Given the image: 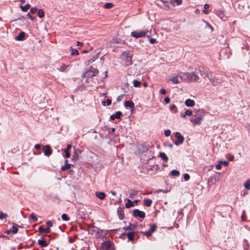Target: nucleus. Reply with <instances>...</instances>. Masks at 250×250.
Listing matches in <instances>:
<instances>
[{"mask_svg":"<svg viewBox=\"0 0 250 250\" xmlns=\"http://www.w3.org/2000/svg\"><path fill=\"white\" fill-rule=\"evenodd\" d=\"M39 230L40 232H44L46 233H48L50 232V228H44L43 226H40L39 228Z\"/></svg>","mask_w":250,"mask_h":250,"instance_id":"nucleus-19","label":"nucleus"},{"mask_svg":"<svg viewBox=\"0 0 250 250\" xmlns=\"http://www.w3.org/2000/svg\"><path fill=\"white\" fill-rule=\"evenodd\" d=\"M95 195L97 197L101 200H103L105 198V194L103 192L97 191L95 192Z\"/></svg>","mask_w":250,"mask_h":250,"instance_id":"nucleus-15","label":"nucleus"},{"mask_svg":"<svg viewBox=\"0 0 250 250\" xmlns=\"http://www.w3.org/2000/svg\"><path fill=\"white\" fill-rule=\"evenodd\" d=\"M25 37V33L23 32H21L19 33V34L16 36L15 39L17 41H21L23 40Z\"/></svg>","mask_w":250,"mask_h":250,"instance_id":"nucleus-16","label":"nucleus"},{"mask_svg":"<svg viewBox=\"0 0 250 250\" xmlns=\"http://www.w3.org/2000/svg\"><path fill=\"white\" fill-rule=\"evenodd\" d=\"M182 74L180 72L178 75H174L170 76L168 78V81H170L173 84H178L180 83L183 80H181L180 76H183Z\"/></svg>","mask_w":250,"mask_h":250,"instance_id":"nucleus-7","label":"nucleus"},{"mask_svg":"<svg viewBox=\"0 0 250 250\" xmlns=\"http://www.w3.org/2000/svg\"><path fill=\"white\" fill-rule=\"evenodd\" d=\"M127 236L128 238V240L129 241H132L134 237V232H128L127 233Z\"/></svg>","mask_w":250,"mask_h":250,"instance_id":"nucleus-27","label":"nucleus"},{"mask_svg":"<svg viewBox=\"0 0 250 250\" xmlns=\"http://www.w3.org/2000/svg\"><path fill=\"white\" fill-rule=\"evenodd\" d=\"M34 147L36 149H39L41 148V145L40 144H36L35 145Z\"/></svg>","mask_w":250,"mask_h":250,"instance_id":"nucleus-55","label":"nucleus"},{"mask_svg":"<svg viewBox=\"0 0 250 250\" xmlns=\"http://www.w3.org/2000/svg\"><path fill=\"white\" fill-rule=\"evenodd\" d=\"M37 11V9L35 7L32 8L30 9V12L32 14H35V13H36Z\"/></svg>","mask_w":250,"mask_h":250,"instance_id":"nucleus-47","label":"nucleus"},{"mask_svg":"<svg viewBox=\"0 0 250 250\" xmlns=\"http://www.w3.org/2000/svg\"><path fill=\"white\" fill-rule=\"evenodd\" d=\"M6 233L7 234H10L11 233H12V231L11 230V229H9V230H7L6 231Z\"/></svg>","mask_w":250,"mask_h":250,"instance_id":"nucleus-63","label":"nucleus"},{"mask_svg":"<svg viewBox=\"0 0 250 250\" xmlns=\"http://www.w3.org/2000/svg\"><path fill=\"white\" fill-rule=\"evenodd\" d=\"M160 93H161L163 95H165L167 93V91L166 89H161L160 91Z\"/></svg>","mask_w":250,"mask_h":250,"instance_id":"nucleus-51","label":"nucleus"},{"mask_svg":"<svg viewBox=\"0 0 250 250\" xmlns=\"http://www.w3.org/2000/svg\"><path fill=\"white\" fill-rule=\"evenodd\" d=\"M27 16L31 20L33 21L34 20V18L29 13L27 14Z\"/></svg>","mask_w":250,"mask_h":250,"instance_id":"nucleus-60","label":"nucleus"},{"mask_svg":"<svg viewBox=\"0 0 250 250\" xmlns=\"http://www.w3.org/2000/svg\"><path fill=\"white\" fill-rule=\"evenodd\" d=\"M133 86L136 87H140L141 85V82L137 81V80H133Z\"/></svg>","mask_w":250,"mask_h":250,"instance_id":"nucleus-28","label":"nucleus"},{"mask_svg":"<svg viewBox=\"0 0 250 250\" xmlns=\"http://www.w3.org/2000/svg\"><path fill=\"white\" fill-rule=\"evenodd\" d=\"M143 85L145 87H146L148 86V84L146 82H144L143 83Z\"/></svg>","mask_w":250,"mask_h":250,"instance_id":"nucleus-64","label":"nucleus"},{"mask_svg":"<svg viewBox=\"0 0 250 250\" xmlns=\"http://www.w3.org/2000/svg\"><path fill=\"white\" fill-rule=\"evenodd\" d=\"M159 156L163 160H165L166 162H167L168 160V157L164 152H160L159 153Z\"/></svg>","mask_w":250,"mask_h":250,"instance_id":"nucleus-24","label":"nucleus"},{"mask_svg":"<svg viewBox=\"0 0 250 250\" xmlns=\"http://www.w3.org/2000/svg\"><path fill=\"white\" fill-rule=\"evenodd\" d=\"M234 157L233 155H230L228 157V159L230 161H233L234 160Z\"/></svg>","mask_w":250,"mask_h":250,"instance_id":"nucleus-56","label":"nucleus"},{"mask_svg":"<svg viewBox=\"0 0 250 250\" xmlns=\"http://www.w3.org/2000/svg\"><path fill=\"white\" fill-rule=\"evenodd\" d=\"M106 104L107 105H110L111 104V100L110 99H107L106 101L102 102V104L104 106H105Z\"/></svg>","mask_w":250,"mask_h":250,"instance_id":"nucleus-35","label":"nucleus"},{"mask_svg":"<svg viewBox=\"0 0 250 250\" xmlns=\"http://www.w3.org/2000/svg\"><path fill=\"white\" fill-rule=\"evenodd\" d=\"M133 214L135 217H139L142 218H144L145 217V213L138 209H136L134 210Z\"/></svg>","mask_w":250,"mask_h":250,"instance_id":"nucleus-11","label":"nucleus"},{"mask_svg":"<svg viewBox=\"0 0 250 250\" xmlns=\"http://www.w3.org/2000/svg\"><path fill=\"white\" fill-rule=\"evenodd\" d=\"M98 73L99 71L97 69H95L93 67H90V68L88 71L85 72L83 75V77L84 78L86 77H91L93 76H95L98 74Z\"/></svg>","mask_w":250,"mask_h":250,"instance_id":"nucleus-6","label":"nucleus"},{"mask_svg":"<svg viewBox=\"0 0 250 250\" xmlns=\"http://www.w3.org/2000/svg\"><path fill=\"white\" fill-rule=\"evenodd\" d=\"M220 162H221V164H223L225 166H227L229 165V162L228 161H220Z\"/></svg>","mask_w":250,"mask_h":250,"instance_id":"nucleus-52","label":"nucleus"},{"mask_svg":"<svg viewBox=\"0 0 250 250\" xmlns=\"http://www.w3.org/2000/svg\"><path fill=\"white\" fill-rule=\"evenodd\" d=\"M78 51L76 49H71V55H79Z\"/></svg>","mask_w":250,"mask_h":250,"instance_id":"nucleus-33","label":"nucleus"},{"mask_svg":"<svg viewBox=\"0 0 250 250\" xmlns=\"http://www.w3.org/2000/svg\"><path fill=\"white\" fill-rule=\"evenodd\" d=\"M181 74L186 76L183 78V76H180L181 80L186 81L188 82L197 81L199 79V77L194 72L191 73L186 72L183 73L181 72Z\"/></svg>","mask_w":250,"mask_h":250,"instance_id":"nucleus-3","label":"nucleus"},{"mask_svg":"<svg viewBox=\"0 0 250 250\" xmlns=\"http://www.w3.org/2000/svg\"><path fill=\"white\" fill-rule=\"evenodd\" d=\"M180 116L182 118H185L187 115H186V112H185V113H181Z\"/></svg>","mask_w":250,"mask_h":250,"instance_id":"nucleus-59","label":"nucleus"},{"mask_svg":"<svg viewBox=\"0 0 250 250\" xmlns=\"http://www.w3.org/2000/svg\"><path fill=\"white\" fill-rule=\"evenodd\" d=\"M103 250H111L112 247V243L110 241H105L102 243Z\"/></svg>","mask_w":250,"mask_h":250,"instance_id":"nucleus-9","label":"nucleus"},{"mask_svg":"<svg viewBox=\"0 0 250 250\" xmlns=\"http://www.w3.org/2000/svg\"><path fill=\"white\" fill-rule=\"evenodd\" d=\"M144 204L146 207H150L152 203V201L151 199H145L144 200Z\"/></svg>","mask_w":250,"mask_h":250,"instance_id":"nucleus-22","label":"nucleus"},{"mask_svg":"<svg viewBox=\"0 0 250 250\" xmlns=\"http://www.w3.org/2000/svg\"><path fill=\"white\" fill-rule=\"evenodd\" d=\"M209 6L208 4H205L204 5L205 10H203V12L206 14H208L209 13L208 10H207L209 8Z\"/></svg>","mask_w":250,"mask_h":250,"instance_id":"nucleus-39","label":"nucleus"},{"mask_svg":"<svg viewBox=\"0 0 250 250\" xmlns=\"http://www.w3.org/2000/svg\"><path fill=\"white\" fill-rule=\"evenodd\" d=\"M43 151L44 152V154L47 156H50L52 152L50 146L48 145H46L44 146L43 148Z\"/></svg>","mask_w":250,"mask_h":250,"instance_id":"nucleus-12","label":"nucleus"},{"mask_svg":"<svg viewBox=\"0 0 250 250\" xmlns=\"http://www.w3.org/2000/svg\"><path fill=\"white\" fill-rule=\"evenodd\" d=\"M151 30L148 31V30L143 31H134L131 33V36L138 39L140 38L145 37L148 33H150Z\"/></svg>","mask_w":250,"mask_h":250,"instance_id":"nucleus-4","label":"nucleus"},{"mask_svg":"<svg viewBox=\"0 0 250 250\" xmlns=\"http://www.w3.org/2000/svg\"><path fill=\"white\" fill-rule=\"evenodd\" d=\"M98 55H95V56H92V62H93L95 59H97L98 58Z\"/></svg>","mask_w":250,"mask_h":250,"instance_id":"nucleus-58","label":"nucleus"},{"mask_svg":"<svg viewBox=\"0 0 250 250\" xmlns=\"http://www.w3.org/2000/svg\"><path fill=\"white\" fill-rule=\"evenodd\" d=\"M30 4H26L24 6H21V8L23 11L25 12L30 8Z\"/></svg>","mask_w":250,"mask_h":250,"instance_id":"nucleus-30","label":"nucleus"},{"mask_svg":"<svg viewBox=\"0 0 250 250\" xmlns=\"http://www.w3.org/2000/svg\"><path fill=\"white\" fill-rule=\"evenodd\" d=\"M62 218L63 221H67L69 220V218L66 214H62Z\"/></svg>","mask_w":250,"mask_h":250,"instance_id":"nucleus-38","label":"nucleus"},{"mask_svg":"<svg viewBox=\"0 0 250 250\" xmlns=\"http://www.w3.org/2000/svg\"><path fill=\"white\" fill-rule=\"evenodd\" d=\"M71 148V145H68L67 146L66 148L64 150V151L65 153V157L66 158L70 157V154L69 152V149Z\"/></svg>","mask_w":250,"mask_h":250,"instance_id":"nucleus-18","label":"nucleus"},{"mask_svg":"<svg viewBox=\"0 0 250 250\" xmlns=\"http://www.w3.org/2000/svg\"><path fill=\"white\" fill-rule=\"evenodd\" d=\"M138 193V191L133 190L129 192V197L132 198Z\"/></svg>","mask_w":250,"mask_h":250,"instance_id":"nucleus-34","label":"nucleus"},{"mask_svg":"<svg viewBox=\"0 0 250 250\" xmlns=\"http://www.w3.org/2000/svg\"><path fill=\"white\" fill-rule=\"evenodd\" d=\"M38 16L40 18H42L44 17V12L42 9H39L38 10Z\"/></svg>","mask_w":250,"mask_h":250,"instance_id":"nucleus-32","label":"nucleus"},{"mask_svg":"<svg viewBox=\"0 0 250 250\" xmlns=\"http://www.w3.org/2000/svg\"><path fill=\"white\" fill-rule=\"evenodd\" d=\"M123 96H124V95H121L120 96H119L118 97H117V101L118 102H120L122 101L123 98Z\"/></svg>","mask_w":250,"mask_h":250,"instance_id":"nucleus-50","label":"nucleus"},{"mask_svg":"<svg viewBox=\"0 0 250 250\" xmlns=\"http://www.w3.org/2000/svg\"><path fill=\"white\" fill-rule=\"evenodd\" d=\"M12 233H16L18 231V228L17 226H13L11 229Z\"/></svg>","mask_w":250,"mask_h":250,"instance_id":"nucleus-29","label":"nucleus"},{"mask_svg":"<svg viewBox=\"0 0 250 250\" xmlns=\"http://www.w3.org/2000/svg\"><path fill=\"white\" fill-rule=\"evenodd\" d=\"M185 104L187 107H193L195 105V102L191 99H188L186 100Z\"/></svg>","mask_w":250,"mask_h":250,"instance_id":"nucleus-13","label":"nucleus"},{"mask_svg":"<svg viewBox=\"0 0 250 250\" xmlns=\"http://www.w3.org/2000/svg\"><path fill=\"white\" fill-rule=\"evenodd\" d=\"M122 115V112L120 111H117L114 114L110 116V119L112 120H114L115 119H119Z\"/></svg>","mask_w":250,"mask_h":250,"instance_id":"nucleus-14","label":"nucleus"},{"mask_svg":"<svg viewBox=\"0 0 250 250\" xmlns=\"http://www.w3.org/2000/svg\"><path fill=\"white\" fill-rule=\"evenodd\" d=\"M221 165H222V164H221V162H220H220L218 163V164H217L216 165V166H215L216 168L217 169H218V170H220V169H221V167H221Z\"/></svg>","mask_w":250,"mask_h":250,"instance_id":"nucleus-45","label":"nucleus"},{"mask_svg":"<svg viewBox=\"0 0 250 250\" xmlns=\"http://www.w3.org/2000/svg\"><path fill=\"white\" fill-rule=\"evenodd\" d=\"M113 4L112 3H106L104 4V7L105 8L109 9L113 7Z\"/></svg>","mask_w":250,"mask_h":250,"instance_id":"nucleus-40","label":"nucleus"},{"mask_svg":"<svg viewBox=\"0 0 250 250\" xmlns=\"http://www.w3.org/2000/svg\"><path fill=\"white\" fill-rule=\"evenodd\" d=\"M244 187L247 190H250V179H248L245 182Z\"/></svg>","mask_w":250,"mask_h":250,"instance_id":"nucleus-26","label":"nucleus"},{"mask_svg":"<svg viewBox=\"0 0 250 250\" xmlns=\"http://www.w3.org/2000/svg\"><path fill=\"white\" fill-rule=\"evenodd\" d=\"M125 106L129 108H133L134 106V104L133 102L131 101H126L125 102Z\"/></svg>","mask_w":250,"mask_h":250,"instance_id":"nucleus-20","label":"nucleus"},{"mask_svg":"<svg viewBox=\"0 0 250 250\" xmlns=\"http://www.w3.org/2000/svg\"><path fill=\"white\" fill-rule=\"evenodd\" d=\"M135 227V226L133 224H130L129 226L126 228V229L131 230L133 229Z\"/></svg>","mask_w":250,"mask_h":250,"instance_id":"nucleus-42","label":"nucleus"},{"mask_svg":"<svg viewBox=\"0 0 250 250\" xmlns=\"http://www.w3.org/2000/svg\"><path fill=\"white\" fill-rule=\"evenodd\" d=\"M171 174L172 176H178L179 175L180 172L178 170L174 169L171 171Z\"/></svg>","mask_w":250,"mask_h":250,"instance_id":"nucleus-31","label":"nucleus"},{"mask_svg":"<svg viewBox=\"0 0 250 250\" xmlns=\"http://www.w3.org/2000/svg\"><path fill=\"white\" fill-rule=\"evenodd\" d=\"M207 73L206 72H205L204 71H203V72H201L200 73V75L202 76H203L204 77V79H205L207 77H206V74Z\"/></svg>","mask_w":250,"mask_h":250,"instance_id":"nucleus-54","label":"nucleus"},{"mask_svg":"<svg viewBox=\"0 0 250 250\" xmlns=\"http://www.w3.org/2000/svg\"><path fill=\"white\" fill-rule=\"evenodd\" d=\"M79 158V155L76 153H75V154L73 156V160H76L77 159H78Z\"/></svg>","mask_w":250,"mask_h":250,"instance_id":"nucleus-48","label":"nucleus"},{"mask_svg":"<svg viewBox=\"0 0 250 250\" xmlns=\"http://www.w3.org/2000/svg\"><path fill=\"white\" fill-rule=\"evenodd\" d=\"M164 134L166 137H169L171 134V131L168 129L166 130L165 131Z\"/></svg>","mask_w":250,"mask_h":250,"instance_id":"nucleus-43","label":"nucleus"},{"mask_svg":"<svg viewBox=\"0 0 250 250\" xmlns=\"http://www.w3.org/2000/svg\"><path fill=\"white\" fill-rule=\"evenodd\" d=\"M192 114L193 112L190 110L188 109L186 111V115H187L188 116H190L192 115Z\"/></svg>","mask_w":250,"mask_h":250,"instance_id":"nucleus-44","label":"nucleus"},{"mask_svg":"<svg viewBox=\"0 0 250 250\" xmlns=\"http://www.w3.org/2000/svg\"><path fill=\"white\" fill-rule=\"evenodd\" d=\"M157 229V225L156 224H152L151 225L150 229L148 230L145 233V235L147 237H150L152 233L154 232Z\"/></svg>","mask_w":250,"mask_h":250,"instance_id":"nucleus-10","label":"nucleus"},{"mask_svg":"<svg viewBox=\"0 0 250 250\" xmlns=\"http://www.w3.org/2000/svg\"><path fill=\"white\" fill-rule=\"evenodd\" d=\"M206 77L209 80L212 85L216 86L219 83L218 79L213 76L212 72L206 73Z\"/></svg>","mask_w":250,"mask_h":250,"instance_id":"nucleus-5","label":"nucleus"},{"mask_svg":"<svg viewBox=\"0 0 250 250\" xmlns=\"http://www.w3.org/2000/svg\"><path fill=\"white\" fill-rule=\"evenodd\" d=\"M174 1L177 3L178 5H180L182 3V0H174Z\"/></svg>","mask_w":250,"mask_h":250,"instance_id":"nucleus-57","label":"nucleus"},{"mask_svg":"<svg viewBox=\"0 0 250 250\" xmlns=\"http://www.w3.org/2000/svg\"><path fill=\"white\" fill-rule=\"evenodd\" d=\"M71 165L70 164L68 163V160H66L65 161V165L62 167V170H65L66 169H68L71 167Z\"/></svg>","mask_w":250,"mask_h":250,"instance_id":"nucleus-17","label":"nucleus"},{"mask_svg":"<svg viewBox=\"0 0 250 250\" xmlns=\"http://www.w3.org/2000/svg\"><path fill=\"white\" fill-rule=\"evenodd\" d=\"M133 55V53L128 50L122 53L121 55L122 62L126 66L131 65L132 63V58Z\"/></svg>","mask_w":250,"mask_h":250,"instance_id":"nucleus-2","label":"nucleus"},{"mask_svg":"<svg viewBox=\"0 0 250 250\" xmlns=\"http://www.w3.org/2000/svg\"><path fill=\"white\" fill-rule=\"evenodd\" d=\"M193 116L195 117V118H191L189 121L192 123L193 125H200L201 122L204 119V112L203 109H195L193 111Z\"/></svg>","mask_w":250,"mask_h":250,"instance_id":"nucleus-1","label":"nucleus"},{"mask_svg":"<svg viewBox=\"0 0 250 250\" xmlns=\"http://www.w3.org/2000/svg\"><path fill=\"white\" fill-rule=\"evenodd\" d=\"M175 137L177 140L175 142L174 144L176 146L182 144L184 141V138L182 136L180 132H176Z\"/></svg>","mask_w":250,"mask_h":250,"instance_id":"nucleus-8","label":"nucleus"},{"mask_svg":"<svg viewBox=\"0 0 250 250\" xmlns=\"http://www.w3.org/2000/svg\"><path fill=\"white\" fill-rule=\"evenodd\" d=\"M30 218L32 219L33 222H36L37 221L38 219L36 215L33 213H31L30 215Z\"/></svg>","mask_w":250,"mask_h":250,"instance_id":"nucleus-37","label":"nucleus"},{"mask_svg":"<svg viewBox=\"0 0 250 250\" xmlns=\"http://www.w3.org/2000/svg\"><path fill=\"white\" fill-rule=\"evenodd\" d=\"M164 101H165V103L166 104H168L170 103V99L169 97H166L164 99Z\"/></svg>","mask_w":250,"mask_h":250,"instance_id":"nucleus-46","label":"nucleus"},{"mask_svg":"<svg viewBox=\"0 0 250 250\" xmlns=\"http://www.w3.org/2000/svg\"><path fill=\"white\" fill-rule=\"evenodd\" d=\"M168 190H165L163 189H158L157 190V192H163V193H167L168 192Z\"/></svg>","mask_w":250,"mask_h":250,"instance_id":"nucleus-53","label":"nucleus"},{"mask_svg":"<svg viewBox=\"0 0 250 250\" xmlns=\"http://www.w3.org/2000/svg\"><path fill=\"white\" fill-rule=\"evenodd\" d=\"M184 179L185 181H187L189 180L190 179V176L188 173H185L183 175Z\"/></svg>","mask_w":250,"mask_h":250,"instance_id":"nucleus-41","label":"nucleus"},{"mask_svg":"<svg viewBox=\"0 0 250 250\" xmlns=\"http://www.w3.org/2000/svg\"><path fill=\"white\" fill-rule=\"evenodd\" d=\"M38 242L39 244L42 247H46L48 245L47 243L43 239H42V240L39 239Z\"/></svg>","mask_w":250,"mask_h":250,"instance_id":"nucleus-21","label":"nucleus"},{"mask_svg":"<svg viewBox=\"0 0 250 250\" xmlns=\"http://www.w3.org/2000/svg\"><path fill=\"white\" fill-rule=\"evenodd\" d=\"M175 108H176V106L175 105H174V104H172L170 106V109L171 110H173Z\"/></svg>","mask_w":250,"mask_h":250,"instance_id":"nucleus-61","label":"nucleus"},{"mask_svg":"<svg viewBox=\"0 0 250 250\" xmlns=\"http://www.w3.org/2000/svg\"><path fill=\"white\" fill-rule=\"evenodd\" d=\"M147 37L149 39V42L151 44H154L157 42V41L155 39L151 38L149 35H147Z\"/></svg>","mask_w":250,"mask_h":250,"instance_id":"nucleus-36","label":"nucleus"},{"mask_svg":"<svg viewBox=\"0 0 250 250\" xmlns=\"http://www.w3.org/2000/svg\"><path fill=\"white\" fill-rule=\"evenodd\" d=\"M69 66L68 65H65V64H62L61 66L58 68V70L60 71L63 72L66 70L67 68Z\"/></svg>","mask_w":250,"mask_h":250,"instance_id":"nucleus-23","label":"nucleus"},{"mask_svg":"<svg viewBox=\"0 0 250 250\" xmlns=\"http://www.w3.org/2000/svg\"><path fill=\"white\" fill-rule=\"evenodd\" d=\"M134 204L130 199H128L127 203L125 204V206L126 208H128L130 207H133Z\"/></svg>","mask_w":250,"mask_h":250,"instance_id":"nucleus-25","label":"nucleus"},{"mask_svg":"<svg viewBox=\"0 0 250 250\" xmlns=\"http://www.w3.org/2000/svg\"><path fill=\"white\" fill-rule=\"evenodd\" d=\"M77 44L78 46H80V47L82 46V45H83V43L81 42H77Z\"/></svg>","mask_w":250,"mask_h":250,"instance_id":"nucleus-62","label":"nucleus"},{"mask_svg":"<svg viewBox=\"0 0 250 250\" xmlns=\"http://www.w3.org/2000/svg\"><path fill=\"white\" fill-rule=\"evenodd\" d=\"M46 224L48 226V228L51 227L53 226V224L51 221H48L46 222Z\"/></svg>","mask_w":250,"mask_h":250,"instance_id":"nucleus-49","label":"nucleus"}]
</instances>
